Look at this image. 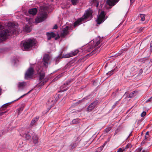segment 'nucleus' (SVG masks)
Returning a JSON list of instances; mask_svg holds the SVG:
<instances>
[{
    "mask_svg": "<svg viewBox=\"0 0 152 152\" xmlns=\"http://www.w3.org/2000/svg\"><path fill=\"white\" fill-rule=\"evenodd\" d=\"M142 149V148H138L136 150V152H140Z\"/></svg>",
    "mask_w": 152,
    "mask_h": 152,
    "instance_id": "f704fd0d",
    "label": "nucleus"
},
{
    "mask_svg": "<svg viewBox=\"0 0 152 152\" xmlns=\"http://www.w3.org/2000/svg\"><path fill=\"white\" fill-rule=\"evenodd\" d=\"M26 82H19L18 84V87L19 89H23L26 86Z\"/></svg>",
    "mask_w": 152,
    "mask_h": 152,
    "instance_id": "4468645a",
    "label": "nucleus"
},
{
    "mask_svg": "<svg viewBox=\"0 0 152 152\" xmlns=\"http://www.w3.org/2000/svg\"><path fill=\"white\" fill-rule=\"evenodd\" d=\"M145 142H146V140H144L141 142V145H143L144 144H145Z\"/></svg>",
    "mask_w": 152,
    "mask_h": 152,
    "instance_id": "ea45409f",
    "label": "nucleus"
},
{
    "mask_svg": "<svg viewBox=\"0 0 152 152\" xmlns=\"http://www.w3.org/2000/svg\"><path fill=\"white\" fill-rule=\"evenodd\" d=\"M62 75L61 74H60L58 75L55 78V80H56L58 79L59 78H60L62 76Z\"/></svg>",
    "mask_w": 152,
    "mask_h": 152,
    "instance_id": "c9c22d12",
    "label": "nucleus"
},
{
    "mask_svg": "<svg viewBox=\"0 0 152 152\" xmlns=\"http://www.w3.org/2000/svg\"><path fill=\"white\" fill-rule=\"evenodd\" d=\"M145 15L144 14H141L140 15L139 17L140 18V20L142 21L145 20Z\"/></svg>",
    "mask_w": 152,
    "mask_h": 152,
    "instance_id": "b1692460",
    "label": "nucleus"
},
{
    "mask_svg": "<svg viewBox=\"0 0 152 152\" xmlns=\"http://www.w3.org/2000/svg\"><path fill=\"white\" fill-rule=\"evenodd\" d=\"M56 64H57V63H58V61H57V59H56Z\"/></svg>",
    "mask_w": 152,
    "mask_h": 152,
    "instance_id": "603ef678",
    "label": "nucleus"
},
{
    "mask_svg": "<svg viewBox=\"0 0 152 152\" xmlns=\"http://www.w3.org/2000/svg\"><path fill=\"white\" fill-rule=\"evenodd\" d=\"M130 2H132V1L133 0H130Z\"/></svg>",
    "mask_w": 152,
    "mask_h": 152,
    "instance_id": "6e6d98bb",
    "label": "nucleus"
},
{
    "mask_svg": "<svg viewBox=\"0 0 152 152\" xmlns=\"http://www.w3.org/2000/svg\"><path fill=\"white\" fill-rule=\"evenodd\" d=\"M93 3H96V6L97 7H98L99 5V2L96 0H92Z\"/></svg>",
    "mask_w": 152,
    "mask_h": 152,
    "instance_id": "7c9ffc66",
    "label": "nucleus"
},
{
    "mask_svg": "<svg viewBox=\"0 0 152 152\" xmlns=\"http://www.w3.org/2000/svg\"><path fill=\"white\" fill-rule=\"evenodd\" d=\"M119 1V0H107V2L109 5L114 6Z\"/></svg>",
    "mask_w": 152,
    "mask_h": 152,
    "instance_id": "dca6fc26",
    "label": "nucleus"
},
{
    "mask_svg": "<svg viewBox=\"0 0 152 152\" xmlns=\"http://www.w3.org/2000/svg\"><path fill=\"white\" fill-rule=\"evenodd\" d=\"M147 137H146V135H145V139H144V140H146V139H147Z\"/></svg>",
    "mask_w": 152,
    "mask_h": 152,
    "instance_id": "3c124183",
    "label": "nucleus"
},
{
    "mask_svg": "<svg viewBox=\"0 0 152 152\" xmlns=\"http://www.w3.org/2000/svg\"><path fill=\"white\" fill-rule=\"evenodd\" d=\"M106 18H105V13L104 12L102 11L98 16L96 21L97 24H100L103 23Z\"/></svg>",
    "mask_w": 152,
    "mask_h": 152,
    "instance_id": "0eeeda50",
    "label": "nucleus"
},
{
    "mask_svg": "<svg viewBox=\"0 0 152 152\" xmlns=\"http://www.w3.org/2000/svg\"><path fill=\"white\" fill-rule=\"evenodd\" d=\"M115 71V69H113L111 71L107 73V74L108 75L110 76L112 75L114 73Z\"/></svg>",
    "mask_w": 152,
    "mask_h": 152,
    "instance_id": "cd10ccee",
    "label": "nucleus"
},
{
    "mask_svg": "<svg viewBox=\"0 0 152 152\" xmlns=\"http://www.w3.org/2000/svg\"><path fill=\"white\" fill-rule=\"evenodd\" d=\"M98 100H96L91 103L88 107L86 109L87 111L91 112L94 110L98 103Z\"/></svg>",
    "mask_w": 152,
    "mask_h": 152,
    "instance_id": "9b49d317",
    "label": "nucleus"
},
{
    "mask_svg": "<svg viewBox=\"0 0 152 152\" xmlns=\"http://www.w3.org/2000/svg\"><path fill=\"white\" fill-rule=\"evenodd\" d=\"M26 94H25L22 96H21L18 99H20V98H22L24 96H25Z\"/></svg>",
    "mask_w": 152,
    "mask_h": 152,
    "instance_id": "de8ad7c7",
    "label": "nucleus"
},
{
    "mask_svg": "<svg viewBox=\"0 0 152 152\" xmlns=\"http://www.w3.org/2000/svg\"><path fill=\"white\" fill-rule=\"evenodd\" d=\"M15 29L12 26L8 27V29H5L0 33V42L5 40L8 36L14 34L16 32Z\"/></svg>",
    "mask_w": 152,
    "mask_h": 152,
    "instance_id": "7ed1b4c3",
    "label": "nucleus"
},
{
    "mask_svg": "<svg viewBox=\"0 0 152 152\" xmlns=\"http://www.w3.org/2000/svg\"><path fill=\"white\" fill-rule=\"evenodd\" d=\"M32 134L29 132H28L27 133H24L23 134V133H21L20 135L21 136H23L25 137L26 140H29L31 139V136Z\"/></svg>",
    "mask_w": 152,
    "mask_h": 152,
    "instance_id": "ddd939ff",
    "label": "nucleus"
},
{
    "mask_svg": "<svg viewBox=\"0 0 152 152\" xmlns=\"http://www.w3.org/2000/svg\"><path fill=\"white\" fill-rule=\"evenodd\" d=\"M58 28L57 25L56 24L55 25L54 27H53V29H56Z\"/></svg>",
    "mask_w": 152,
    "mask_h": 152,
    "instance_id": "79ce46f5",
    "label": "nucleus"
},
{
    "mask_svg": "<svg viewBox=\"0 0 152 152\" xmlns=\"http://www.w3.org/2000/svg\"><path fill=\"white\" fill-rule=\"evenodd\" d=\"M77 146V145L76 143H74L71 144L69 146L70 148L72 149L75 148Z\"/></svg>",
    "mask_w": 152,
    "mask_h": 152,
    "instance_id": "393cba45",
    "label": "nucleus"
},
{
    "mask_svg": "<svg viewBox=\"0 0 152 152\" xmlns=\"http://www.w3.org/2000/svg\"><path fill=\"white\" fill-rule=\"evenodd\" d=\"M34 72V69L32 67H31L29 68L25 74V78L26 79L28 80L29 78H31Z\"/></svg>",
    "mask_w": 152,
    "mask_h": 152,
    "instance_id": "1a4fd4ad",
    "label": "nucleus"
},
{
    "mask_svg": "<svg viewBox=\"0 0 152 152\" xmlns=\"http://www.w3.org/2000/svg\"><path fill=\"white\" fill-rule=\"evenodd\" d=\"M92 13V10L89 9L86 11L83 16L74 23V27H75L80 24L81 23L85 22L87 19L91 17Z\"/></svg>",
    "mask_w": 152,
    "mask_h": 152,
    "instance_id": "39448f33",
    "label": "nucleus"
},
{
    "mask_svg": "<svg viewBox=\"0 0 152 152\" xmlns=\"http://www.w3.org/2000/svg\"><path fill=\"white\" fill-rule=\"evenodd\" d=\"M82 100H79L78 102H77L76 104H79L82 102Z\"/></svg>",
    "mask_w": 152,
    "mask_h": 152,
    "instance_id": "c03bdc74",
    "label": "nucleus"
},
{
    "mask_svg": "<svg viewBox=\"0 0 152 152\" xmlns=\"http://www.w3.org/2000/svg\"><path fill=\"white\" fill-rule=\"evenodd\" d=\"M150 46L152 48V41H151V43H150Z\"/></svg>",
    "mask_w": 152,
    "mask_h": 152,
    "instance_id": "8fccbe9b",
    "label": "nucleus"
},
{
    "mask_svg": "<svg viewBox=\"0 0 152 152\" xmlns=\"http://www.w3.org/2000/svg\"><path fill=\"white\" fill-rule=\"evenodd\" d=\"M124 151H125V150L124 149V147H123L118 148L117 152H123Z\"/></svg>",
    "mask_w": 152,
    "mask_h": 152,
    "instance_id": "c756f323",
    "label": "nucleus"
},
{
    "mask_svg": "<svg viewBox=\"0 0 152 152\" xmlns=\"http://www.w3.org/2000/svg\"><path fill=\"white\" fill-rule=\"evenodd\" d=\"M149 133V132L148 131V132H146V134H145V135H148Z\"/></svg>",
    "mask_w": 152,
    "mask_h": 152,
    "instance_id": "09e8293b",
    "label": "nucleus"
},
{
    "mask_svg": "<svg viewBox=\"0 0 152 152\" xmlns=\"http://www.w3.org/2000/svg\"><path fill=\"white\" fill-rule=\"evenodd\" d=\"M71 81L69 80L66 82V83H65L62 86H61V88L62 89V88H65V89L63 90V91H65L66 90H67L68 87Z\"/></svg>",
    "mask_w": 152,
    "mask_h": 152,
    "instance_id": "a211bd4d",
    "label": "nucleus"
},
{
    "mask_svg": "<svg viewBox=\"0 0 152 152\" xmlns=\"http://www.w3.org/2000/svg\"><path fill=\"white\" fill-rule=\"evenodd\" d=\"M29 13L32 15H35L37 12V9L36 8H33L30 9L28 11Z\"/></svg>",
    "mask_w": 152,
    "mask_h": 152,
    "instance_id": "6ab92c4d",
    "label": "nucleus"
},
{
    "mask_svg": "<svg viewBox=\"0 0 152 152\" xmlns=\"http://www.w3.org/2000/svg\"><path fill=\"white\" fill-rule=\"evenodd\" d=\"M23 30L24 31L27 32H30L31 31L30 26L28 25H26L24 27Z\"/></svg>",
    "mask_w": 152,
    "mask_h": 152,
    "instance_id": "412c9836",
    "label": "nucleus"
},
{
    "mask_svg": "<svg viewBox=\"0 0 152 152\" xmlns=\"http://www.w3.org/2000/svg\"><path fill=\"white\" fill-rule=\"evenodd\" d=\"M47 12L43 11L40 12L39 15L36 18L35 23H39L44 21L47 18Z\"/></svg>",
    "mask_w": 152,
    "mask_h": 152,
    "instance_id": "423d86ee",
    "label": "nucleus"
},
{
    "mask_svg": "<svg viewBox=\"0 0 152 152\" xmlns=\"http://www.w3.org/2000/svg\"><path fill=\"white\" fill-rule=\"evenodd\" d=\"M36 41L34 39H30L22 41L20 44L21 49L23 50H30L35 45Z\"/></svg>",
    "mask_w": 152,
    "mask_h": 152,
    "instance_id": "f03ea898",
    "label": "nucleus"
},
{
    "mask_svg": "<svg viewBox=\"0 0 152 152\" xmlns=\"http://www.w3.org/2000/svg\"><path fill=\"white\" fill-rule=\"evenodd\" d=\"M58 99L57 97H55V96L53 95L48 99L47 104L50 106H53L56 102Z\"/></svg>",
    "mask_w": 152,
    "mask_h": 152,
    "instance_id": "9d476101",
    "label": "nucleus"
},
{
    "mask_svg": "<svg viewBox=\"0 0 152 152\" xmlns=\"http://www.w3.org/2000/svg\"><path fill=\"white\" fill-rule=\"evenodd\" d=\"M33 136V142L34 144H37L38 143V137L37 135L34 133L33 132L32 134Z\"/></svg>",
    "mask_w": 152,
    "mask_h": 152,
    "instance_id": "f3484780",
    "label": "nucleus"
},
{
    "mask_svg": "<svg viewBox=\"0 0 152 152\" xmlns=\"http://www.w3.org/2000/svg\"><path fill=\"white\" fill-rule=\"evenodd\" d=\"M102 39L99 37L96 38L95 40H92L90 42L89 45H87L86 50L88 52L92 51V53H95L96 49L99 48L101 45H100L102 42Z\"/></svg>",
    "mask_w": 152,
    "mask_h": 152,
    "instance_id": "f257e3e1",
    "label": "nucleus"
},
{
    "mask_svg": "<svg viewBox=\"0 0 152 152\" xmlns=\"http://www.w3.org/2000/svg\"><path fill=\"white\" fill-rule=\"evenodd\" d=\"M78 0H71L72 4L74 5H76Z\"/></svg>",
    "mask_w": 152,
    "mask_h": 152,
    "instance_id": "2f4dec72",
    "label": "nucleus"
},
{
    "mask_svg": "<svg viewBox=\"0 0 152 152\" xmlns=\"http://www.w3.org/2000/svg\"><path fill=\"white\" fill-rule=\"evenodd\" d=\"M39 118V117L38 116H36L33 118L30 124V126H34Z\"/></svg>",
    "mask_w": 152,
    "mask_h": 152,
    "instance_id": "2eb2a0df",
    "label": "nucleus"
},
{
    "mask_svg": "<svg viewBox=\"0 0 152 152\" xmlns=\"http://www.w3.org/2000/svg\"><path fill=\"white\" fill-rule=\"evenodd\" d=\"M121 53H119V55H118V56H119V55H120L121 54Z\"/></svg>",
    "mask_w": 152,
    "mask_h": 152,
    "instance_id": "5fc2aeb1",
    "label": "nucleus"
},
{
    "mask_svg": "<svg viewBox=\"0 0 152 152\" xmlns=\"http://www.w3.org/2000/svg\"><path fill=\"white\" fill-rule=\"evenodd\" d=\"M36 69L39 75V80L40 81L38 84V86L40 87L44 85L48 81V80L44 79L45 77V74L42 66L38 65L36 68Z\"/></svg>",
    "mask_w": 152,
    "mask_h": 152,
    "instance_id": "20e7f679",
    "label": "nucleus"
},
{
    "mask_svg": "<svg viewBox=\"0 0 152 152\" xmlns=\"http://www.w3.org/2000/svg\"><path fill=\"white\" fill-rule=\"evenodd\" d=\"M77 122V121L76 119H74L72 121V123L74 124H75Z\"/></svg>",
    "mask_w": 152,
    "mask_h": 152,
    "instance_id": "a19ab883",
    "label": "nucleus"
},
{
    "mask_svg": "<svg viewBox=\"0 0 152 152\" xmlns=\"http://www.w3.org/2000/svg\"><path fill=\"white\" fill-rule=\"evenodd\" d=\"M111 129V128L110 127H107L105 130V131L106 133L108 132Z\"/></svg>",
    "mask_w": 152,
    "mask_h": 152,
    "instance_id": "72a5a7b5",
    "label": "nucleus"
},
{
    "mask_svg": "<svg viewBox=\"0 0 152 152\" xmlns=\"http://www.w3.org/2000/svg\"><path fill=\"white\" fill-rule=\"evenodd\" d=\"M143 72L142 70V69H141L139 70V74H141Z\"/></svg>",
    "mask_w": 152,
    "mask_h": 152,
    "instance_id": "a18cd8bd",
    "label": "nucleus"
},
{
    "mask_svg": "<svg viewBox=\"0 0 152 152\" xmlns=\"http://www.w3.org/2000/svg\"><path fill=\"white\" fill-rule=\"evenodd\" d=\"M18 143L19 145V146L20 147H22L23 146V143L21 140H19L18 142Z\"/></svg>",
    "mask_w": 152,
    "mask_h": 152,
    "instance_id": "c85d7f7f",
    "label": "nucleus"
},
{
    "mask_svg": "<svg viewBox=\"0 0 152 152\" xmlns=\"http://www.w3.org/2000/svg\"><path fill=\"white\" fill-rule=\"evenodd\" d=\"M43 64L45 67L47 68L48 67V61H43Z\"/></svg>",
    "mask_w": 152,
    "mask_h": 152,
    "instance_id": "473e14b6",
    "label": "nucleus"
},
{
    "mask_svg": "<svg viewBox=\"0 0 152 152\" xmlns=\"http://www.w3.org/2000/svg\"><path fill=\"white\" fill-rule=\"evenodd\" d=\"M1 28V25L0 24V29Z\"/></svg>",
    "mask_w": 152,
    "mask_h": 152,
    "instance_id": "4d7b16f0",
    "label": "nucleus"
},
{
    "mask_svg": "<svg viewBox=\"0 0 152 152\" xmlns=\"http://www.w3.org/2000/svg\"><path fill=\"white\" fill-rule=\"evenodd\" d=\"M137 93V92L135 91H133L131 93H130L129 95V97L132 98L135 96L136 95V93Z\"/></svg>",
    "mask_w": 152,
    "mask_h": 152,
    "instance_id": "5701e85b",
    "label": "nucleus"
},
{
    "mask_svg": "<svg viewBox=\"0 0 152 152\" xmlns=\"http://www.w3.org/2000/svg\"><path fill=\"white\" fill-rule=\"evenodd\" d=\"M23 110V108L22 107H21V108H19L18 109V111H22Z\"/></svg>",
    "mask_w": 152,
    "mask_h": 152,
    "instance_id": "49530a36",
    "label": "nucleus"
},
{
    "mask_svg": "<svg viewBox=\"0 0 152 152\" xmlns=\"http://www.w3.org/2000/svg\"><path fill=\"white\" fill-rule=\"evenodd\" d=\"M72 27L66 26L63 28V31L61 32V37H64L65 36L68 34L72 30Z\"/></svg>",
    "mask_w": 152,
    "mask_h": 152,
    "instance_id": "6e6552de",
    "label": "nucleus"
},
{
    "mask_svg": "<svg viewBox=\"0 0 152 152\" xmlns=\"http://www.w3.org/2000/svg\"><path fill=\"white\" fill-rule=\"evenodd\" d=\"M7 111H5L4 112H0V115H4V114L7 113Z\"/></svg>",
    "mask_w": 152,
    "mask_h": 152,
    "instance_id": "37998d69",
    "label": "nucleus"
},
{
    "mask_svg": "<svg viewBox=\"0 0 152 152\" xmlns=\"http://www.w3.org/2000/svg\"><path fill=\"white\" fill-rule=\"evenodd\" d=\"M50 58V56L48 54L45 55L43 58V61H48Z\"/></svg>",
    "mask_w": 152,
    "mask_h": 152,
    "instance_id": "4be33fe9",
    "label": "nucleus"
},
{
    "mask_svg": "<svg viewBox=\"0 0 152 152\" xmlns=\"http://www.w3.org/2000/svg\"><path fill=\"white\" fill-rule=\"evenodd\" d=\"M117 102H116L115 104L113 105V106H115L116 104H117Z\"/></svg>",
    "mask_w": 152,
    "mask_h": 152,
    "instance_id": "864d4df0",
    "label": "nucleus"
},
{
    "mask_svg": "<svg viewBox=\"0 0 152 152\" xmlns=\"http://www.w3.org/2000/svg\"><path fill=\"white\" fill-rule=\"evenodd\" d=\"M46 35L48 40L52 38L55 37L56 36L55 34L53 32L47 33Z\"/></svg>",
    "mask_w": 152,
    "mask_h": 152,
    "instance_id": "aec40b11",
    "label": "nucleus"
},
{
    "mask_svg": "<svg viewBox=\"0 0 152 152\" xmlns=\"http://www.w3.org/2000/svg\"><path fill=\"white\" fill-rule=\"evenodd\" d=\"M152 101V97L148 99L146 101V102H150Z\"/></svg>",
    "mask_w": 152,
    "mask_h": 152,
    "instance_id": "58836bf2",
    "label": "nucleus"
},
{
    "mask_svg": "<svg viewBox=\"0 0 152 152\" xmlns=\"http://www.w3.org/2000/svg\"><path fill=\"white\" fill-rule=\"evenodd\" d=\"M145 28V27L138 28H136V30L137 31L138 33H140Z\"/></svg>",
    "mask_w": 152,
    "mask_h": 152,
    "instance_id": "a878e982",
    "label": "nucleus"
},
{
    "mask_svg": "<svg viewBox=\"0 0 152 152\" xmlns=\"http://www.w3.org/2000/svg\"><path fill=\"white\" fill-rule=\"evenodd\" d=\"M8 105V103H6L4 104L0 108V110H4V109L7 108V107Z\"/></svg>",
    "mask_w": 152,
    "mask_h": 152,
    "instance_id": "bb28decb",
    "label": "nucleus"
},
{
    "mask_svg": "<svg viewBox=\"0 0 152 152\" xmlns=\"http://www.w3.org/2000/svg\"><path fill=\"white\" fill-rule=\"evenodd\" d=\"M146 114V112L143 111L141 114V116L142 117H144L145 115Z\"/></svg>",
    "mask_w": 152,
    "mask_h": 152,
    "instance_id": "4c0bfd02",
    "label": "nucleus"
},
{
    "mask_svg": "<svg viewBox=\"0 0 152 152\" xmlns=\"http://www.w3.org/2000/svg\"><path fill=\"white\" fill-rule=\"evenodd\" d=\"M79 51L78 50H76L70 53L65 55L64 56L63 55V56L65 58H69L75 56L77 55Z\"/></svg>",
    "mask_w": 152,
    "mask_h": 152,
    "instance_id": "f8f14e48",
    "label": "nucleus"
},
{
    "mask_svg": "<svg viewBox=\"0 0 152 152\" xmlns=\"http://www.w3.org/2000/svg\"><path fill=\"white\" fill-rule=\"evenodd\" d=\"M130 145L129 144H127L126 145V147L124 148V149H125V151H126V149L129 148Z\"/></svg>",
    "mask_w": 152,
    "mask_h": 152,
    "instance_id": "e433bc0d",
    "label": "nucleus"
}]
</instances>
